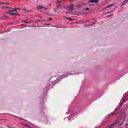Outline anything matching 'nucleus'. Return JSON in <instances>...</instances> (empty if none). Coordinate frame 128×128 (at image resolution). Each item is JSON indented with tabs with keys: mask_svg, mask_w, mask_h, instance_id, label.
Listing matches in <instances>:
<instances>
[{
	"mask_svg": "<svg viewBox=\"0 0 128 128\" xmlns=\"http://www.w3.org/2000/svg\"><path fill=\"white\" fill-rule=\"evenodd\" d=\"M106 14H108V13H106Z\"/></svg>",
	"mask_w": 128,
	"mask_h": 128,
	"instance_id": "27",
	"label": "nucleus"
},
{
	"mask_svg": "<svg viewBox=\"0 0 128 128\" xmlns=\"http://www.w3.org/2000/svg\"><path fill=\"white\" fill-rule=\"evenodd\" d=\"M122 105H121L120 106H122Z\"/></svg>",
	"mask_w": 128,
	"mask_h": 128,
	"instance_id": "28",
	"label": "nucleus"
},
{
	"mask_svg": "<svg viewBox=\"0 0 128 128\" xmlns=\"http://www.w3.org/2000/svg\"><path fill=\"white\" fill-rule=\"evenodd\" d=\"M128 0H125L124 2H122V6H126V4H128Z\"/></svg>",
	"mask_w": 128,
	"mask_h": 128,
	"instance_id": "6",
	"label": "nucleus"
},
{
	"mask_svg": "<svg viewBox=\"0 0 128 128\" xmlns=\"http://www.w3.org/2000/svg\"><path fill=\"white\" fill-rule=\"evenodd\" d=\"M6 8H10V7H6V6H3L2 7V10H6Z\"/></svg>",
	"mask_w": 128,
	"mask_h": 128,
	"instance_id": "9",
	"label": "nucleus"
},
{
	"mask_svg": "<svg viewBox=\"0 0 128 128\" xmlns=\"http://www.w3.org/2000/svg\"><path fill=\"white\" fill-rule=\"evenodd\" d=\"M23 22H25V24H28V22L26 21H23Z\"/></svg>",
	"mask_w": 128,
	"mask_h": 128,
	"instance_id": "14",
	"label": "nucleus"
},
{
	"mask_svg": "<svg viewBox=\"0 0 128 128\" xmlns=\"http://www.w3.org/2000/svg\"><path fill=\"white\" fill-rule=\"evenodd\" d=\"M114 114V113H112L110 114V116H112V114Z\"/></svg>",
	"mask_w": 128,
	"mask_h": 128,
	"instance_id": "19",
	"label": "nucleus"
},
{
	"mask_svg": "<svg viewBox=\"0 0 128 128\" xmlns=\"http://www.w3.org/2000/svg\"><path fill=\"white\" fill-rule=\"evenodd\" d=\"M126 118V117L125 118H124V120Z\"/></svg>",
	"mask_w": 128,
	"mask_h": 128,
	"instance_id": "25",
	"label": "nucleus"
},
{
	"mask_svg": "<svg viewBox=\"0 0 128 128\" xmlns=\"http://www.w3.org/2000/svg\"><path fill=\"white\" fill-rule=\"evenodd\" d=\"M49 20H50H50H52V18H50V19H49Z\"/></svg>",
	"mask_w": 128,
	"mask_h": 128,
	"instance_id": "20",
	"label": "nucleus"
},
{
	"mask_svg": "<svg viewBox=\"0 0 128 128\" xmlns=\"http://www.w3.org/2000/svg\"><path fill=\"white\" fill-rule=\"evenodd\" d=\"M88 12H90V9L88 8H87L84 10L83 14H88Z\"/></svg>",
	"mask_w": 128,
	"mask_h": 128,
	"instance_id": "3",
	"label": "nucleus"
},
{
	"mask_svg": "<svg viewBox=\"0 0 128 128\" xmlns=\"http://www.w3.org/2000/svg\"><path fill=\"white\" fill-rule=\"evenodd\" d=\"M96 24V22L92 24Z\"/></svg>",
	"mask_w": 128,
	"mask_h": 128,
	"instance_id": "23",
	"label": "nucleus"
},
{
	"mask_svg": "<svg viewBox=\"0 0 128 128\" xmlns=\"http://www.w3.org/2000/svg\"><path fill=\"white\" fill-rule=\"evenodd\" d=\"M58 4H62V1H59L58 2Z\"/></svg>",
	"mask_w": 128,
	"mask_h": 128,
	"instance_id": "15",
	"label": "nucleus"
},
{
	"mask_svg": "<svg viewBox=\"0 0 128 128\" xmlns=\"http://www.w3.org/2000/svg\"><path fill=\"white\" fill-rule=\"evenodd\" d=\"M8 14H10V16H19L18 14H16V13H8Z\"/></svg>",
	"mask_w": 128,
	"mask_h": 128,
	"instance_id": "7",
	"label": "nucleus"
},
{
	"mask_svg": "<svg viewBox=\"0 0 128 128\" xmlns=\"http://www.w3.org/2000/svg\"><path fill=\"white\" fill-rule=\"evenodd\" d=\"M16 10H20V9H11V10H9V12H16Z\"/></svg>",
	"mask_w": 128,
	"mask_h": 128,
	"instance_id": "5",
	"label": "nucleus"
},
{
	"mask_svg": "<svg viewBox=\"0 0 128 128\" xmlns=\"http://www.w3.org/2000/svg\"><path fill=\"white\" fill-rule=\"evenodd\" d=\"M2 20H8V17L7 16H2Z\"/></svg>",
	"mask_w": 128,
	"mask_h": 128,
	"instance_id": "8",
	"label": "nucleus"
},
{
	"mask_svg": "<svg viewBox=\"0 0 128 128\" xmlns=\"http://www.w3.org/2000/svg\"><path fill=\"white\" fill-rule=\"evenodd\" d=\"M114 6V4H112L108 6V7H106L105 8H110V6Z\"/></svg>",
	"mask_w": 128,
	"mask_h": 128,
	"instance_id": "10",
	"label": "nucleus"
},
{
	"mask_svg": "<svg viewBox=\"0 0 128 128\" xmlns=\"http://www.w3.org/2000/svg\"><path fill=\"white\" fill-rule=\"evenodd\" d=\"M60 5H58L57 6V8H60Z\"/></svg>",
	"mask_w": 128,
	"mask_h": 128,
	"instance_id": "18",
	"label": "nucleus"
},
{
	"mask_svg": "<svg viewBox=\"0 0 128 128\" xmlns=\"http://www.w3.org/2000/svg\"><path fill=\"white\" fill-rule=\"evenodd\" d=\"M98 0H91L89 2L90 4H98Z\"/></svg>",
	"mask_w": 128,
	"mask_h": 128,
	"instance_id": "2",
	"label": "nucleus"
},
{
	"mask_svg": "<svg viewBox=\"0 0 128 128\" xmlns=\"http://www.w3.org/2000/svg\"><path fill=\"white\" fill-rule=\"evenodd\" d=\"M78 8H82L80 6H78Z\"/></svg>",
	"mask_w": 128,
	"mask_h": 128,
	"instance_id": "21",
	"label": "nucleus"
},
{
	"mask_svg": "<svg viewBox=\"0 0 128 128\" xmlns=\"http://www.w3.org/2000/svg\"><path fill=\"white\" fill-rule=\"evenodd\" d=\"M122 126V124H120V126Z\"/></svg>",
	"mask_w": 128,
	"mask_h": 128,
	"instance_id": "22",
	"label": "nucleus"
},
{
	"mask_svg": "<svg viewBox=\"0 0 128 128\" xmlns=\"http://www.w3.org/2000/svg\"><path fill=\"white\" fill-rule=\"evenodd\" d=\"M4 4H10V3H8V2H5Z\"/></svg>",
	"mask_w": 128,
	"mask_h": 128,
	"instance_id": "16",
	"label": "nucleus"
},
{
	"mask_svg": "<svg viewBox=\"0 0 128 128\" xmlns=\"http://www.w3.org/2000/svg\"><path fill=\"white\" fill-rule=\"evenodd\" d=\"M49 26H50V24H49Z\"/></svg>",
	"mask_w": 128,
	"mask_h": 128,
	"instance_id": "26",
	"label": "nucleus"
},
{
	"mask_svg": "<svg viewBox=\"0 0 128 128\" xmlns=\"http://www.w3.org/2000/svg\"><path fill=\"white\" fill-rule=\"evenodd\" d=\"M74 4H72L70 6V10H74Z\"/></svg>",
	"mask_w": 128,
	"mask_h": 128,
	"instance_id": "4",
	"label": "nucleus"
},
{
	"mask_svg": "<svg viewBox=\"0 0 128 128\" xmlns=\"http://www.w3.org/2000/svg\"><path fill=\"white\" fill-rule=\"evenodd\" d=\"M21 26H22V28H24V27L26 28V25H24V24H22V25H21Z\"/></svg>",
	"mask_w": 128,
	"mask_h": 128,
	"instance_id": "12",
	"label": "nucleus"
},
{
	"mask_svg": "<svg viewBox=\"0 0 128 128\" xmlns=\"http://www.w3.org/2000/svg\"><path fill=\"white\" fill-rule=\"evenodd\" d=\"M0 4H5V2H0Z\"/></svg>",
	"mask_w": 128,
	"mask_h": 128,
	"instance_id": "13",
	"label": "nucleus"
},
{
	"mask_svg": "<svg viewBox=\"0 0 128 128\" xmlns=\"http://www.w3.org/2000/svg\"><path fill=\"white\" fill-rule=\"evenodd\" d=\"M37 10H48V8H46L44 7H43L42 6H38L37 8Z\"/></svg>",
	"mask_w": 128,
	"mask_h": 128,
	"instance_id": "1",
	"label": "nucleus"
},
{
	"mask_svg": "<svg viewBox=\"0 0 128 128\" xmlns=\"http://www.w3.org/2000/svg\"><path fill=\"white\" fill-rule=\"evenodd\" d=\"M67 18V20H70V22H72V20H73L72 19V18Z\"/></svg>",
	"mask_w": 128,
	"mask_h": 128,
	"instance_id": "11",
	"label": "nucleus"
},
{
	"mask_svg": "<svg viewBox=\"0 0 128 128\" xmlns=\"http://www.w3.org/2000/svg\"><path fill=\"white\" fill-rule=\"evenodd\" d=\"M22 10H24V12H26V9H23Z\"/></svg>",
	"mask_w": 128,
	"mask_h": 128,
	"instance_id": "17",
	"label": "nucleus"
},
{
	"mask_svg": "<svg viewBox=\"0 0 128 128\" xmlns=\"http://www.w3.org/2000/svg\"><path fill=\"white\" fill-rule=\"evenodd\" d=\"M126 128H128V124L126 125Z\"/></svg>",
	"mask_w": 128,
	"mask_h": 128,
	"instance_id": "24",
	"label": "nucleus"
}]
</instances>
